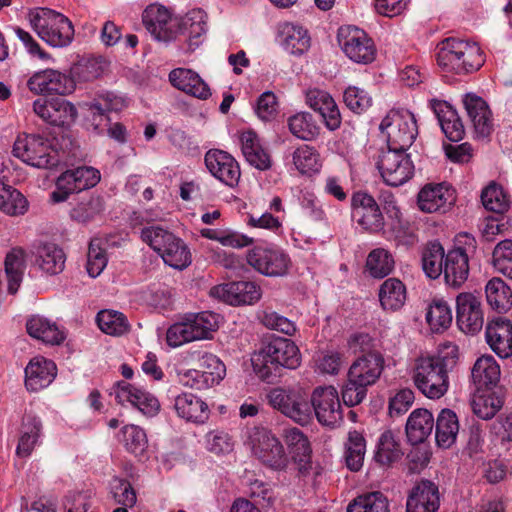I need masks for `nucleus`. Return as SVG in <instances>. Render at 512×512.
<instances>
[{"label": "nucleus", "mask_w": 512, "mask_h": 512, "mask_svg": "<svg viewBox=\"0 0 512 512\" xmlns=\"http://www.w3.org/2000/svg\"><path fill=\"white\" fill-rule=\"evenodd\" d=\"M288 127L290 132L297 138L305 141L315 139L320 128L308 112H300L288 119Z\"/></svg>", "instance_id": "nucleus-53"}, {"label": "nucleus", "mask_w": 512, "mask_h": 512, "mask_svg": "<svg viewBox=\"0 0 512 512\" xmlns=\"http://www.w3.org/2000/svg\"><path fill=\"white\" fill-rule=\"evenodd\" d=\"M115 398L118 403L129 402L142 414L153 417L159 413L160 403L150 392L136 387L125 381H118L114 385Z\"/></svg>", "instance_id": "nucleus-22"}, {"label": "nucleus", "mask_w": 512, "mask_h": 512, "mask_svg": "<svg viewBox=\"0 0 512 512\" xmlns=\"http://www.w3.org/2000/svg\"><path fill=\"white\" fill-rule=\"evenodd\" d=\"M210 295L230 305H252L262 296L259 285L251 281H237L211 288Z\"/></svg>", "instance_id": "nucleus-17"}, {"label": "nucleus", "mask_w": 512, "mask_h": 512, "mask_svg": "<svg viewBox=\"0 0 512 512\" xmlns=\"http://www.w3.org/2000/svg\"><path fill=\"white\" fill-rule=\"evenodd\" d=\"M26 329L31 337L46 344L59 345L65 339L63 332L58 329L56 324L43 317L34 316L30 318L26 323Z\"/></svg>", "instance_id": "nucleus-43"}, {"label": "nucleus", "mask_w": 512, "mask_h": 512, "mask_svg": "<svg viewBox=\"0 0 512 512\" xmlns=\"http://www.w3.org/2000/svg\"><path fill=\"white\" fill-rule=\"evenodd\" d=\"M306 103L321 115L326 128L330 131H335L341 126L342 118L339 108L328 92L316 88L310 89L306 93Z\"/></svg>", "instance_id": "nucleus-26"}, {"label": "nucleus", "mask_w": 512, "mask_h": 512, "mask_svg": "<svg viewBox=\"0 0 512 512\" xmlns=\"http://www.w3.org/2000/svg\"><path fill=\"white\" fill-rule=\"evenodd\" d=\"M403 455L399 439L390 430L383 432L378 440L374 459L383 466H389Z\"/></svg>", "instance_id": "nucleus-46"}, {"label": "nucleus", "mask_w": 512, "mask_h": 512, "mask_svg": "<svg viewBox=\"0 0 512 512\" xmlns=\"http://www.w3.org/2000/svg\"><path fill=\"white\" fill-rule=\"evenodd\" d=\"M293 164L301 174H314L321 168L318 151L307 144L299 146L292 154Z\"/></svg>", "instance_id": "nucleus-54"}, {"label": "nucleus", "mask_w": 512, "mask_h": 512, "mask_svg": "<svg viewBox=\"0 0 512 512\" xmlns=\"http://www.w3.org/2000/svg\"><path fill=\"white\" fill-rule=\"evenodd\" d=\"M99 181V171L87 166L66 170L60 175V185L76 193L94 187Z\"/></svg>", "instance_id": "nucleus-38"}, {"label": "nucleus", "mask_w": 512, "mask_h": 512, "mask_svg": "<svg viewBox=\"0 0 512 512\" xmlns=\"http://www.w3.org/2000/svg\"><path fill=\"white\" fill-rule=\"evenodd\" d=\"M486 341L490 348L500 358L512 355V322L503 317H497L487 324Z\"/></svg>", "instance_id": "nucleus-28"}, {"label": "nucleus", "mask_w": 512, "mask_h": 512, "mask_svg": "<svg viewBox=\"0 0 512 512\" xmlns=\"http://www.w3.org/2000/svg\"><path fill=\"white\" fill-rule=\"evenodd\" d=\"M218 328L217 315L204 311L187 314L181 321L172 324L166 332L167 345L176 348L183 344L211 339L212 333Z\"/></svg>", "instance_id": "nucleus-7"}, {"label": "nucleus", "mask_w": 512, "mask_h": 512, "mask_svg": "<svg viewBox=\"0 0 512 512\" xmlns=\"http://www.w3.org/2000/svg\"><path fill=\"white\" fill-rule=\"evenodd\" d=\"M492 263L498 272L512 278V240L505 239L496 245L492 254Z\"/></svg>", "instance_id": "nucleus-62"}, {"label": "nucleus", "mask_w": 512, "mask_h": 512, "mask_svg": "<svg viewBox=\"0 0 512 512\" xmlns=\"http://www.w3.org/2000/svg\"><path fill=\"white\" fill-rule=\"evenodd\" d=\"M379 129L386 135L387 148L408 150L418 134L413 113L406 109H391Z\"/></svg>", "instance_id": "nucleus-8"}, {"label": "nucleus", "mask_w": 512, "mask_h": 512, "mask_svg": "<svg viewBox=\"0 0 512 512\" xmlns=\"http://www.w3.org/2000/svg\"><path fill=\"white\" fill-rule=\"evenodd\" d=\"M41 428V422L36 417L32 415H25L23 417L20 438L16 448L18 456L25 458L31 455L38 442Z\"/></svg>", "instance_id": "nucleus-44"}, {"label": "nucleus", "mask_w": 512, "mask_h": 512, "mask_svg": "<svg viewBox=\"0 0 512 512\" xmlns=\"http://www.w3.org/2000/svg\"><path fill=\"white\" fill-rule=\"evenodd\" d=\"M253 451L264 465L275 471H285L288 468L289 458L283 445L277 437L266 430L257 433Z\"/></svg>", "instance_id": "nucleus-18"}, {"label": "nucleus", "mask_w": 512, "mask_h": 512, "mask_svg": "<svg viewBox=\"0 0 512 512\" xmlns=\"http://www.w3.org/2000/svg\"><path fill=\"white\" fill-rule=\"evenodd\" d=\"M28 89L36 95H67L75 90L72 77L54 69L35 72L27 81Z\"/></svg>", "instance_id": "nucleus-15"}, {"label": "nucleus", "mask_w": 512, "mask_h": 512, "mask_svg": "<svg viewBox=\"0 0 512 512\" xmlns=\"http://www.w3.org/2000/svg\"><path fill=\"white\" fill-rule=\"evenodd\" d=\"M379 301L387 311L399 310L406 301V287L398 278H388L380 286Z\"/></svg>", "instance_id": "nucleus-41"}, {"label": "nucleus", "mask_w": 512, "mask_h": 512, "mask_svg": "<svg viewBox=\"0 0 512 512\" xmlns=\"http://www.w3.org/2000/svg\"><path fill=\"white\" fill-rule=\"evenodd\" d=\"M455 202V190L444 182L428 183L417 195L418 208L424 213H446Z\"/></svg>", "instance_id": "nucleus-16"}, {"label": "nucleus", "mask_w": 512, "mask_h": 512, "mask_svg": "<svg viewBox=\"0 0 512 512\" xmlns=\"http://www.w3.org/2000/svg\"><path fill=\"white\" fill-rule=\"evenodd\" d=\"M309 403L321 425L335 428L343 421V411L335 387H316Z\"/></svg>", "instance_id": "nucleus-14"}, {"label": "nucleus", "mask_w": 512, "mask_h": 512, "mask_svg": "<svg viewBox=\"0 0 512 512\" xmlns=\"http://www.w3.org/2000/svg\"><path fill=\"white\" fill-rule=\"evenodd\" d=\"M481 201L483 206L492 212L503 214L508 211L510 201L508 195L503 188L492 182L481 193Z\"/></svg>", "instance_id": "nucleus-57"}, {"label": "nucleus", "mask_w": 512, "mask_h": 512, "mask_svg": "<svg viewBox=\"0 0 512 512\" xmlns=\"http://www.w3.org/2000/svg\"><path fill=\"white\" fill-rule=\"evenodd\" d=\"M458 359V347L451 343L443 345L434 356L417 359L413 371L417 389L429 399H440L448 391V373Z\"/></svg>", "instance_id": "nucleus-1"}, {"label": "nucleus", "mask_w": 512, "mask_h": 512, "mask_svg": "<svg viewBox=\"0 0 512 512\" xmlns=\"http://www.w3.org/2000/svg\"><path fill=\"white\" fill-rule=\"evenodd\" d=\"M57 375L56 364L44 357H35L25 368V386L29 391L48 387Z\"/></svg>", "instance_id": "nucleus-29"}, {"label": "nucleus", "mask_w": 512, "mask_h": 512, "mask_svg": "<svg viewBox=\"0 0 512 512\" xmlns=\"http://www.w3.org/2000/svg\"><path fill=\"white\" fill-rule=\"evenodd\" d=\"M147 31L158 41L168 42L174 38L173 21L170 12L163 6L150 5L142 15Z\"/></svg>", "instance_id": "nucleus-27"}, {"label": "nucleus", "mask_w": 512, "mask_h": 512, "mask_svg": "<svg viewBox=\"0 0 512 512\" xmlns=\"http://www.w3.org/2000/svg\"><path fill=\"white\" fill-rule=\"evenodd\" d=\"M105 210V203L101 196L91 195L80 201L70 211V217L79 223H87L101 215Z\"/></svg>", "instance_id": "nucleus-55"}, {"label": "nucleus", "mask_w": 512, "mask_h": 512, "mask_svg": "<svg viewBox=\"0 0 512 512\" xmlns=\"http://www.w3.org/2000/svg\"><path fill=\"white\" fill-rule=\"evenodd\" d=\"M291 460L295 466L297 472L296 476L299 480H306L311 475H320V468L318 465H314L312 461V449L311 447L305 449V451L292 452Z\"/></svg>", "instance_id": "nucleus-63"}, {"label": "nucleus", "mask_w": 512, "mask_h": 512, "mask_svg": "<svg viewBox=\"0 0 512 512\" xmlns=\"http://www.w3.org/2000/svg\"><path fill=\"white\" fill-rule=\"evenodd\" d=\"M338 42L344 54L358 64H370L376 59L373 40L362 29L353 26L340 27Z\"/></svg>", "instance_id": "nucleus-13"}, {"label": "nucleus", "mask_w": 512, "mask_h": 512, "mask_svg": "<svg viewBox=\"0 0 512 512\" xmlns=\"http://www.w3.org/2000/svg\"><path fill=\"white\" fill-rule=\"evenodd\" d=\"M28 19L38 36L52 47H65L73 40L72 22L59 12L38 7L30 10Z\"/></svg>", "instance_id": "nucleus-6"}, {"label": "nucleus", "mask_w": 512, "mask_h": 512, "mask_svg": "<svg viewBox=\"0 0 512 512\" xmlns=\"http://www.w3.org/2000/svg\"><path fill=\"white\" fill-rule=\"evenodd\" d=\"M13 154L37 168H51L59 162L49 140L38 134H19L13 145Z\"/></svg>", "instance_id": "nucleus-10"}, {"label": "nucleus", "mask_w": 512, "mask_h": 512, "mask_svg": "<svg viewBox=\"0 0 512 512\" xmlns=\"http://www.w3.org/2000/svg\"><path fill=\"white\" fill-rule=\"evenodd\" d=\"M463 104L477 138H488L494 129L492 112L488 104L475 94H466Z\"/></svg>", "instance_id": "nucleus-25"}, {"label": "nucleus", "mask_w": 512, "mask_h": 512, "mask_svg": "<svg viewBox=\"0 0 512 512\" xmlns=\"http://www.w3.org/2000/svg\"><path fill=\"white\" fill-rule=\"evenodd\" d=\"M439 507V489L430 480H420L408 494L406 512H438Z\"/></svg>", "instance_id": "nucleus-24"}, {"label": "nucleus", "mask_w": 512, "mask_h": 512, "mask_svg": "<svg viewBox=\"0 0 512 512\" xmlns=\"http://www.w3.org/2000/svg\"><path fill=\"white\" fill-rule=\"evenodd\" d=\"M353 215L365 230L376 233L384 229V216L376 200L370 194L357 191L351 197Z\"/></svg>", "instance_id": "nucleus-20"}, {"label": "nucleus", "mask_w": 512, "mask_h": 512, "mask_svg": "<svg viewBox=\"0 0 512 512\" xmlns=\"http://www.w3.org/2000/svg\"><path fill=\"white\" fill-rule=\"evenodd\" d=\"M280 34L284 48L293 55H302L310 47V36L302 26L292 23H284Z\"/></svg>", "instance_id": "nucleus-42"}, {"label": "nucleus", "mask_w": 512, "mask_h": 512, "mask_svg": "<svg viewBox=\"0 0 512 512\" xmlns=\"http://www.w3.org/2000/svg\"><path fill=\"white\" fill-rule=\"evenodd\" d=\"M366 454V439L363 434L353 430L348 433L345 442L344 458L347 468L357 472L361 470Z\"/></svg>", "instance_id": "nucleus-45"}, {"label": "nucleus", "mask_w": 512, "mask_h": 512, "mask_svg": "<svg viewBox=\"0 0 512 512\" xmlns=\"http://www.w3.org/2000/svg\"><path fill=\"white\" fill-rule=\"evenodd\" d=\"M66 255L54 243H43L37 247L36 263L48 275H57L64 270Z\"/></svg>", "instance_id": "nucleus-40"}, {"label": "nucleus", "mask_w": 512, "mask_h": 512, "mask_svg": "<svg viewBox=\"0 0 512 512\" xmlns=\"http://www.w3.org/2000/svg\"><path fill=\"white\" fill-rule=\"evenodd\" d=\"M487 303L496 311H507L512 305L511 288L500 278H492L485 287Z\"/></svg>", "instance_id": "nucleus-47"}, {"label": "nucleus", "mask_w": 512, "mask_h": 512, "mask_svg": "<svg viewBox=\"0 0 512 512\" xmlns=\"http://www.w3.org/2000/svg\"><path fill=\"white\" fill-rule=\"evenodd\" d=\"M122 104L120 98L107 93L89 105V121L97 133L106 131L111 122L107 112L119 110Z\"/></svg>", "instance_id": "nucleus-36"}, {"label": "nucleus", "mask_w": 512, "mask_h": 512, "mask_svg": "<svg viewBox=\"0 0 512 512\" xmlns=\"http://www.w3.org/2000/svg\"><path fill=\"white\" fill-rule=\"evenodd\" d=\"M33 111L43 121L54 126L70 125L78 115L76 107L62 98L50 101L38 98L33 103Z\"/></svg>", "instance_id": "nucleus-21"}, {"label": "nucleus", "mask_w": 512, "mask_h": 512, "mask_svg": "<svg viewBox=\"0 0 512 512\" xmlns=\"http://www.w3.org/2000/svg\"><path fill=\"white\" fill-rule=\"evenodd\" d=\"M0 210L10 216L23 215L28 201L17 189L0 181Z\"/></svg>", "instance_id": "nucleus-49"}, {"label": "nucleus", "mask_w": 512, "mask_h": 512, "mask_svg": "<svg viewBox=\"0 0 512 512\" xmlns=\"http://www.w3.org/2000/svg\"><path fill=\"white\" fill-rule=\"evenodd\" d=\"M426 321L433 332L439 333L448 329L452 323V312L447 302L433 300L428 307Z\"/></svg>", "instance_id": "nucleus-56"}, {"label": "nucleus", "mask_w": 512, "mask_h": 512, "mask_svg": "<svg viewBox=\"0 0 512 512\" xmlns=\"http://www.w3.org/2000/svg\"><path fill=\"white\" fill-rule=\"evenodd\" d=\"M406 151L387 148L380 152L377 168L387 185L397 187L413 177L415 167Z\"/></svg>", "instance_id": "nucleus-12"}, {"label": "nucleus", "mask_w": 512, "mask_h": 512, "mask_svg": "<svg viewBox=\"0 0 512 512\" xmlns=\"http://www.w3.org/2000/svg\"><path fill=\"white\" fill-rule=\"evenodd\" d=\"M343 101L348 109L356 114L366 112L372 106V97L357 86H349L343 93Z\"/></svg>", "instance_id": "nucleus-61"}, {"label": "nucleus", "mask_w": 512, "mask_h": 512, "mask_svg": "<svg viewBox=\"0 0 512 512\" xmlns=\"http://www.w3.org/2000/svg\"><path fill=\"white\" fill-rule=\"evenodd\" d=\"M301 364L298 346L290 339L274 336L262 343L258 359L253 361L256 374L264 381L271 382L283 368L296 369Z\"/></svg>", "instance_id": "nucleus-2"}, {"label": "nucleus", "mask_w": 512, "mask_h": 512, "mask_svg": "<svg viewBox=\"0 0 512 512\" xmlns=\"http://www.w3.org/2000/svg\"><path fill=\"white\" fill-rule=\"evenodd\" d=\"M123 443L128 452L135 456H142L148 448V439L145 431L137 425H126L122 428Z\"/></svg>", "instance_id": "nucleus-59"}, {"label": "nucleus", "mask_w": 512, "mask_h": 512, "mask_svg": "<svg viewBox=\"0 0 512 512\" xmlns=\"http://www.w3.org/2000/svg\"><path fill=\"white\" fill-rule=\"evenodd\" d=\"M267 400L270 406L300 425L308 424L311 420L312 408L306 392L301 388H273L268 392Z\"/></svg>", "instance_id": "nucleus-9"}, {"label": "nucleus", "mask_w": 512, "mask_h": 512, "mask_svg": "<svg viewBox=\"0 0 512 512\" xmlns=\"http://www.w3.org/2000/svg\"><path fill=\"white\" fill-rule=\"evenodd\" d=\"M436 48V62L442 72L466 75L479 70L484 64L483 53L476 43L448 37Z\"/></svg>", "instance_id": "nucleus-4"}, {"label": "nucleus", "mask_w": 512, "mask_h": 512, "mask_svg": "<svg viewBox=\"0 0 512 512\" xmlns=\"http://www.w3.org/2000/svg\"><path fill=\"white\" fill-rule=\"evenodd\" d=\"M501 406V400L492 393L477 395L472 401L474 414L483 420L493 418Z\"/></svg>", "instance_id": "nucleus-64"}, {"label": "nucleus", "mask_w": 512, "mask_h": 512, "mask_svg": "<svg viewBox=\"0 0 512 512\" xmlns=\"http://www.w3.org/2000/svg\"><path fill=\"white\" fill-rule=\"evenodd\" d=\"M5 273L8 280V292L16 294L23 279L25 263L23 252L20 249H13L6 254Z\"/></svg>", "instance_id": "nucleus-50"}, {"label": "nucleus", "mask_w": 512, "mask_h": 512, "mask_svg": "<svg viewBox=\"0 0 512 512\" xmlns=\"http://www.w3.org/2000/svg\"><path fill=\"white\" fill-rule=\"evenodd\" d=\"M96 321L100 330L108 335H122L128 331L129 327L125 316L113 310L100 311Z\"/></svg>", "instance_id": "nucleus-58"}, {"label": "nucleus", "mask_w": 512, "mask_h": 512, "mask_svg": "<svg viewBox=\"0 0 512 512\" xmlns=\"http://www.w3.org/2000/svg\"><path fill=\"white\" fill-rule=\"evenodd\" d=\"M347 512H390L389 501L380 491L363 493L347 506Z\"/></svg>", "instance_id": "nucleus-48"}, {"label": "nucleus", "mask_w": 512, "mask_h": 512, "mask_svg": "<svg viewBox=\"0 0 512 512\" xmlns=\"http://www.w3.org/2000/svg\"><path fill=\"white\" fill-rule=\"evenodd\" d=\"M177 415L186 421L204 423L209 418V407L201 398L191 393H182L175 398Z\"/></svg>", "instance_id": "nucleus-34"}, {"label": "nucleus", "mask_w": 512, "mask_h": 512, "mask_svg": "<svg viewBox=\"0 0 512 512\" xmlns=\"http://www.w3.org/2000/svg\"><path fill=\"white\" fill-rule=\"evenodd\" d=\"M439 125L445 136L452 142H459L464 138L465 128L457 111L446 102H439L434 106Z\"/></svg>", "instance_id": "nucleus-37"}, {"label": "nucleus", "mask_w": 512, "mask_h": 512, "mask_svg": "<svg viewBox=\"0 0 512 512\" xmlns=\"http://www.w3.org/2000/svg\"><path fill=\"white\" fill-rule=\"evenodd\" d=\"M169 81L176 89L198 99L206 100L211 96V91L207 83L191 69H173L169 73Z\"/></svg>", "instance_id": "nucleus-30"}, {"label": "nucleus", "mask_w": 512, "mask_h": 512, "mask_svg": "<svg viewBox=\"0 0 512 512\" xmlns=\"http://www.w3.org/2000/svg\"><path fill=\"white\" fill-rule=\"evenodd\" d=\"M435 426V439L439 447H451L457 438L459 432V421L456 413L451 409L445 408L440 411Z\"/></svg>", "instance_id": "nucleus-39"}, {"label": "nucleus", "mask_w": 512, "mask_h": 512, "mask_svg": "<svg viewBox=\"0 0 512 512\" xmlns=\"http://www.w3.org/2000/svg\"><path fill=\"white\" fill-rule=\"evenodd\" d=\"M392 254L384 248L373 249L367 256L366 269L373 278H384L394 269Z\"/></svg>", "instance_id": "nucleus-52"}, {"label": "nucleus", "mask_w": 512, "mask_h": 512, "mask_svg": "<svg viewBox=\"0 0 512 512\" xmlns=\"http://www.w3.org/2000/svg\"><path fill=\"white\" fill-rule=\"evenodd\" d=\"M445 256L443 246L437 241L428 243L424 248L422 268L429 278L436 279L442 274Z\"/></svg>", "instance_id": "nucleus-51"}, {"label": "nucleus", "mask_w": 512, "mask_h": 512, "mask_svg": "<svg viewBox=\"0 0 512 512\" xmlns=\"http://www.w3.org/2000/svg\"><path fill=\"white\" fill-rule=\"evenodd\" d=\"M384 366L385 359L381 353L358 356L349 367L347 381L342 388L345 405L354 407L362 403L367 396L368 387L379 380Z\"/></svg>", "instance_id": "nucleus-3"}, {"label": "nucleus", "mask_w": 512, "mask_h": 512, "mask_svg": "<svg viewBox=\"0 0 512 512\" xmlns=\"http://www.w3.org/2000/svg\"><path fill=\"white\" fill-rule=\"evenodd\" d=\"M456 322L466 334H476L484 323L481 302L472 293H461L456 298Z\"/></svg>", "instance_id": "nucleus-23"}, {"label": "nucleus", "mask_w": 512, "mask_h": 512, "mask_svg": "<svg viewBox=\"0 0 512 512\" xmlns=\"http://www.w3.org/2000/svg\"><path fill=\"white\" fill-rule=\"evenodd\" d=\"M140 238L172 268L182 270L192 262L191 252L185 242L159 225L142 228Z\"/></svg>", "instance_id": "nucleus-5"}, {"label": "nucleus", "mask_w": 512, "mask_h": 512, "mask_svg": "<svg viewBox=\"0 0 512 512\" xmlns=\"http://www.w3.org/2000/svg\"><path fill=\"white\" fill-rule=\"evenodd\" d=\"M205 165L213 177L228 187L238 185L241 171L236 159L228 152L220 149H210L204 157Z\"/></svg>", "instance_id": "nucleus-19"}, {"label": "nucleus", "mask_w": 512, "mask_h": 512, "mask_svg": "<svg viewBox=\"0 0 512 512\" xmlns=\"http://www.w3.org/2000/svg\"><path fill=\"white\" fill-rule=\"evenodd\" d=\"M206 15L202 10H192L182 20V25L187 34L189 45L197 46V39L206 32Z\"/></svg>", "instance_id": "nucleus-60"}, {"label": "nucleus", "mask_w": 512, "mask_h": 512, "mask_svg": "<svg viewBox=\"0 0 512 512\" xmlns=\"http://www.w3.org/2000/svg\"><path fill=\"white\" fill-rule=\"evenodd\" d=\"M434 417L424 408L414 410L406 422V435L412 445L423 443L432 433Z\"/></svg>", "instance_id": "nucleus-35"}, {"label": "nucleus", "mask_w": 512, "mask_h": 512, "mask_svg": "<svg viewBox=\"0 0 512 512\" xmlns=\"http://www.w3.org/2000/svg\"><path fill=\"white\" fill-rule=\"evenodd\" d=\"M442 273L447 285L459 288L464 284L469 275V260L463 248L457 247L448 251Z\"/></svg>", "instance_id": "nucleus-31"}, {"label": "nucleus", "mask_w": 512, "mask_h": 512, "mask_svg": "<svg viewBox=\"0 0 512 512\" xmlns=\"http://www.w3.org/2000/svg\"><path fill=\"white\" fill-rule=\"evenodd\" d=\"M241 151L245 160L254 168L266 171L272 166L268 151L262 146L259 136L252 130L240 135Z\"/></svg>", "instance_id": "nucleus-32"}, {"label": "nucleus", "mask_w": 512, "mask_h": 512, "mask_svg": "<svg viewBox=\"0 0 512 512\" xmlns=\"http://www.w3.org/2000/svg\"><path fill=\"white\" fill-rule=\"evenodd\" d=\"M471 377L478 392L489 391L500 380V367L492 356H482L474 363Z\"/></svg>", "instance_id": "nucleus-33"}, {"label": "nucleus", "mask_w": 512, "mask_h": 512, "mask_svg": "<svg viewBox=\"0 0 512 512\" xmlns=\"http://www.w3.org/2000/svg\"><path fill=\"white\" fill-rule=\"evenodd\" d=\"M247 262L260 274L267 277H283L289 273L290 257L279 247L257 245L247 252Z\"/></svg>", "instance_id": "nucleus-11"}]
</instances>
